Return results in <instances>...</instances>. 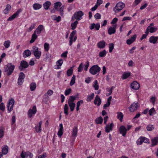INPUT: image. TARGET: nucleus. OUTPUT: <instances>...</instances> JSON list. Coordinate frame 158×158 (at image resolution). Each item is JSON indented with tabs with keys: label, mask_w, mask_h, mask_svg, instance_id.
I'll use <instances>...</instances> for the list:
<instances>
[{
	"label": "nucleus",
	"mask_w": 158,
	"mask_h": 158,
	"mask_svg": "<svg viewBox=\"0 0 158 158\" xmlns=\"http://www.w3.org/2000/svg\"><path fill=\"white\" fill-rule=\"evenodd\" d=\"M15 66L11 63H9L4 67V72H6L8 76L11 75L13 73L15 69Z\"/></svg>",
	"instance_id": "nucleus-1"
},
{
	"label": "nucleus",
	"mask_w": 158,
	"mask_h": 158,
	"mask_svg": "<svg viewBox=\"0 0 158 158\" xmlns=\"http://www.w3.org/2000/svg\"><path fill=\"white\" fill-rule=\"evenodd\" d=\"M31 51L36 59H40L41 55V52L39 50L38 48L37 47L33 46Z\"/></svg>",
	"instance_id": "nucleus-2"
},
{
	"label": "nucleus",
	"mask_w": 158,
	"mask_h": 158,
	"mask_svg": "<svg viewBox=\"0 0 158 158\" xmlns=\"http://www.w3.org/2000/svg\"><path fill=\"white\" fill-rule=\"evenodd\" d=\"M125 4L122 2L118 3L115 7L113 8V10L115 13H118L121 11L125 7Z\"/></svg>",
	"instance_id": "nucleus-3"
},
{
	"label": "nucleus",
	"mask_w": 158,
	"mask_h": 158,
	"mask_svg": "<svg viewBox=\"0 0 158 158\" xmlns=\"http://www.w3.org/2000/svg\"><path fill=\"white\" fill-rule=\"evenodd\" d=\"M101 70V68L98 65L96 64L93 65L89 69V73L93 74L95 75L99 73Z\"/></svg>",
	"instance_id": "nucleus-4"
},
{
	"label": "nucleus",
	"mask_w": 158,
	"mask_h": 158,
	"mask_svg": "<svg viewBox=\"0 0 158 158\" xmlns=\"http://www.w3.org/2000/svg\"><path fill=\"white\" fill-rule=\"evenodd\" d=\"M84 15L83 12L81 11H79L75 12L72 16L71 20L73 21L75 19L80 20L82 19V16Z\"/></svg>",
	"instance_id": "nucleus-5"
},
{
	"label": "nucleus",
	"mask_w": 158,
	"mask_h": 158,
	"mask_svg": "<svg viewBox=\"0 0 158 158\" xmlns=\"http://www.w3.org/2000/svg\"><path fill=\"white\" fill-rule=\"evenodd\" d=\"M28 66V63L26 61L23 60L20 62V65L19 66V69L20 71H22L27 68Z\"/></svg>",
	"instance_id": "nucleus-6"
},
{
	"label": "nucleus",
	"mask_w": 158,
	"mask_h": 158,
	"mask_svg": "<svg viewBox=\"0 0 158 158\" xmlns=\"http://www.w3.org/2000/svg\"><path fill=\"white\" fill-rule=\"evenodd\" d=\"M139 106V104L138 102L133 103L129 107V111L131 112H133L136 110Z\"/></svg>",
	"instance_id": "nucleus-7"
},
{
	"label": "nucleus",
	"mask_w": 158,
	"mask_h": 158,
	"mask_svg": "<svg viewBox=\"0 0 158 158\" xmlns=\"http://www.w3.org/2000/svg\"><path fill=\"white\" fill-rule=\"evenodd\" d=\"M37 111L36 107L35 106H34L32 109H30L28 111V115L29 117L31 118L33 114H35Z\"/></svg>",
	"instance_id": "nucleus-8"
},
{
	"label": "nucleus",
	"mask_w": 158,
	"mask_h": 158,
	"mask_svg": "<svg viewBox=\"0 0 158 158\" xmlns=\"http://www.w3.org/2000/svg\"><path fill=\"white\" fill-rule=\"evenodd\" d=\"M116 24H114L112 27H110L108 29V33L110 35L115 33L116 32Z\"/></svg>",
	"instance_id": "nucleus-9"
},
{
	"label": "nucleus",
	"mask_w": 158,
	"mask_h": 158,
	"mask_svg": "<svg viewBox=\"0 0 158 158\" xmlns=\"http://www.w3.org/2000/svg\"><path fill=\"white\" fill-rule=\"evenodd\" d=\"M119 131L120 133L122 134L123 136H125L127 133V130L125 126L123 125L121 126L119 128Z\"/></svg>",
	"instance_id": "nucleus-10"
},
{
	"label": "nucleus",
	"mask_w": 158,
	"mask_h": 158,
	"mask_svg": "<svg viewBox=\"0 0 158 158\" xmlns=\"http://www.w3.org/2000/svg\"><path fill=\"white\" fill-rule=\"evenodd\" d=\"M139 86V84L136 81H134L131 85V88L135 90L138 89Z\"/></svg>",
	"instance_id": "nucleus-11"
},
{
	"label": "nucleus",
	"mask_w": 158,
	"mask_h": 158,
	"mask_svg": "<svg viewBox=\"0 0 158 158\" xmlns=\"http://www.w3.org/2000/svg\"><path fill=\"white\" fill-rule=\"evenodd\" d=\"M44 29V26L42 25H40L38 26L34 32V33L36 34H39Z\"/></svg>",
	"instance_id": "nucleus-12"
},
{
	"label": "nucleus",
	"mask_w": 158,
	"mask_h": 158,
	"mask_svg": "<svg viewBox=\"0 0 158 158\" xmlns=\"http://www.w3.org/2000/svg\"><path fill=\"white\" fill-rule=\"evenodd\" d=\"M114 127L113 123H110V125H106L105 127V131L107 133L109 132L110 131H112Z\"/></svg>",
	"instance_id": "nucleus-13"
},
{
	"label": "nucleus",
	"mask_w": 158,
	"mask_h": 158,
	"mask_svg": "<svg viewBox=\"0 0 158 158\" xmlns=\"http://www.w3.org/2000/svg\"><path fill=\"white\" fill-rule=\"evenodd\" d=\"M136 37V35L135 34L133 36L131 37L130 39H128L127 40V44L128 45L131 44L135 40Z\"/></svg>",
	"instance_id": "nucleus-14"
},
{
	"label": "nucleus",
	"mask_w": 158,
	"mask_h": 158,
	"mask_svg": "<svg viewBox=\"0 0 158 158\" xmlns=\"http://www.w3.org/2000/svg\"><path fill=\"white\" fill-rule=\"evenodd\" d=\"M158 39V37L152 36L150 37L149 39V41L150 43L155 44L156 43Z\"/></svg>",
	"instance_id": "nucleus-15"
},
{
	"label": "nucleus",
	"mask_w": 158,
	"mask_h": 158,
	"mask_svg": "<svg viewBox=\"0 0 158 158\" xmlns=\"http://www.w3.org/2000/svg\"><path fill=\"white\" fill-rule=\"evenodd\" d=\"M98 102L97 104V106H99L101 103V100L100 97L98 95H96L95 99L94 101V104L96 105L97 104V102Z\"/></svg>",
	"instance_id": "nucleus-16"
},
{
	"label": "nucleus",
	"mask_w": 158,
	"mask_h": 158,
	"mask_svg": "<svg viewBox=\"0 0 158 158\" xmlns=\"http://www.w3.org/2000/svg\"><path fill=\"white\" fill-rule=\"evenodd\" d=\"M106 43L103 40L98 42L97 44L98 47L100 48H103L105 46Z\"/></svg>",
	"instance_id": "nucleus-17"
},
{
	"label": "nucleus",
	"mask_w": 158,
	"mask_h": 158,
	"mask_svg": "<svg viewBox=\"0 0 158 158\" xmlns=\"http://www.w3.org/2000/svg\"><path fill=\"white\" fill-rule=\"evenodd\" d=\"M152 144L151 147H153L156 145L158 143V137H155L152 139Z\"/></svg>",
	"instance_id": "nucleus-18"
},
{
	"label": "nucleus",
	"mask_w": 158,
	"mask_h": 158,
	"mask_svg": "<svg viewBox=\"0 0 158 158\" xmlns=\"http://www.w3.org/2000/svg\"><path fill=\"white\" fill-rule=\"evenodd\" d=\"M31 52L28 49L25 50L23 53V56L24 58L29 56L31 55Z\"/></svg>",
	"instance_id": "nucleus-19"
},
{
	"label": "nucleus",
	"mask_w": 158,
	"mask_h": 158,
	"mask_svg": "<svg viewBox=\"0 0 158 158\" xmlns=\"http://www.w3.org/2000/svg\"><path fill=\"white\" fill-rule=\"evenodd\" d=\"M42 124V121H40L39 123V126H35V130L37 133H40L41 131V126Z\"/></svg>",
	"instance_id": "nucleus-20"
},
{
	"label": "nucleus",
	"mask_w": 158,
	"mask_h": 158,
	"mask_svg": "<svg viewBox=\"0 0 158 158\" xmlns=\"http://www.w3.org/2000/svg\"><path fill=\"white\" fill-rule=\"evenodd\" d=\"M51 5V3L50 2L47 1L43 4V6L45 10H48L49 9V7Z\"/></svg>",
	"instance_id": "nucleus-21"
},
{
	"label": "nucleus",
	"mask_w": 158,
	"mask_h": 158,
	"mask_svg": "<svg viewBox=\"0 0 158 158\" xmlns=\"http://www.w3.org/2000/svg\"><path fill=\"white\" fill-rule=\"evenodd\" d=\"M77 127L76 126H75L73 127L72 133V135L73 136H76L77 133Z\"/></svg>",
	"instance_id": "nucleus-22"
},
{
	"label": "nucleus",
	"mask_w": 158,
	"mask_h": 158,
	"mask_svg": "<svg viewBox=\"0 0 158 158\" xmlns=\"http://www.w3.org/2000/svg\"><path fill=\"white\" fill-rule=\"evenodd\" d=\"M11 9V6L10 5L8 4L6 5V8L3 10V12L5 14H7L8 13L9 11H10Z\"/></svg>",
	"instance_id": "nucleus-23"
},
{
	"label": "nucleus",
	"mask_w": 158,
	"mask_h": 158,
	"mask_svg": "<svg viewBox=\"0 0 158 158\" xmlns=\"http://www.w3.org/2000/svg\"><path fill=\"white\" fill-rule=\"evenodd\" d=\"M42 7V5L39 3H35L33 5V7L35 10H39Z\"/></svg>",
	"instance_id": "nucleus-24"
},
{
	"label": "nucleus",
	"mask_w": 158,
	"mask_h": 158,
	"mask_svg": "<svg viewBox=\"0 0 158 158\" xmlns=\"http://www.w3.org/2000/svg\"><path fill=\"white\" fill-rule=\"evenodd\" d=\"M76 97L74 96H71L69 97L68 101V103H74L73 102L76 99Z\"/></svg>",
	"instance_id": "nucleus-25"
},
{
	"label": "nucleus",
	"mask_w": 158,
	"mask_h": 158,
	"mask_svg": "<svg viewBox=\"0 0 158 158\" xmlns=\"http://www.w3.org/2000/svg\"><path fill=\"white\" fill-rule=\"evenodd\" d=\"M8 149L7 146H5L2 148V152L4 155L7 154L8 152Z\"/></svg>",
	"instance_id": "nucleus-26"
},
{
	"label": "nucleus",
	"mask_w": 158,
	"mask_h": 158,
	"mask_svg": "<svg viewBox=\"0 0 158 158\" xmlns=\"http://www.w3.org/2000/svg\"><path fill=\"white\" fill-rule=\"evenodd\" d=\"M117 114V118L119 119L121 122L122 121V120L123 117V114L121 112H118Z\"/></svg>",
	"instance_id": "nucleus-27"
},
{
	"label": "nucleus",
	"mask_w": 158,
	"mask_h": 158,
	"mask_svg": "<svg viewBox=\"0 0 158 158\" xmlns=\"http://www.w3.org/2000/svg\"><path fill=\"white\" fill-rule=\"evenodd\" d=\"M37 38V35L36 34L34 33L32 35V37L31 40H30V42L31 43H33L35 40Z\"/></svg>",
	"instance_id": "nucleus-28"
},
{
	"label": "nucleus",
	"mask_w": 158,
	"mask_h": 158,
	"mask_svg": "<svg viewBox=\"0 0 158 158\" xmlns=\"http://www.w3.org/2000/svg\"><path fill=\"white\" fill-rule=\"evenodd\" d=\"M103 119L101 116H100L99 118H97L95 120L96 123L97 124H101L102 123Z\"/></svg>",
	"instance_id": "nucleus-29"
},
{
	"label": "nucleus",
	"mask_w": 158,
	"mask_h": 158,
	"mask_svg": "<svg viewBox=\"0 0 158 158\" xmlns=\"http://www.w3.org/2000/svg\"><path fill=\"white\" fill-rule=\"evenodd\" d=\"M131 73H130L125 72L123 74L122 78L123 79H125L129 77Z\"/></svg>",
	"instance_id": "nucleus-30"
},
{
	"label": "nucleus",
	"mask_w": 158,
	"mask_h": 158,
	"mask_svg": "<svg viewBox=\"0 0 158 158\" xmlns=\"http://www.w3.org/2000/svg\"><path fill=\"white\" fill-rule=\"evenodd\" d=\"M69 106L70 107V110L73 111L75 107L76 104L75 103H68Z\"/></svg>",
	"instance_id": "nucleus-31"
},
{
	"label": "nucleus",
	"mask_w": 158,
	"mask_h": 158,
	"mask_svg": "<svg viewBox=\"0 0 158 158\" xmlns=\"http://www.w3.org/2000/svg\"><path fill=\"white\" fill-rule=\"evenodd\" d=\"M30 88L31 91H34L36 88V85L35 83L32 82L30 85Z\"/></svg>",
	"instance_id": "nucleus-32"
},
{
	"label": "nucleus",
	"mask_w": 158,
	"mask_h": 158,
	"mask_svg": "<svg viewBox=\"0 0 158 158\" xmlns=\"http://www.w3.org/2000/svg\"><path fill=\"white\" fill-rule=\"evenodd\" d=\"M63 62V60L61 59H60L56 62V64L57 66V69H59L60 68L59 66H60L62 65Z\"/></svg>",
	"instance_id": "nucleus-33"
},
{
	"label": "nucleus",
	"mask_w": 158,
	"mask_h": 158,
	"mask_svg": "<svg viewBox=\"0 0 158 158\" xmlns=\"http://www.w3.org/2000/svg\"><path fill=\"white\" fill-rule=\"evenodd\" d=\"M61 5V3L60 2H57L55 3L54 4L55 9L56 10H57L58 8L60 7Z\"/></svg>",
	"instance_id": "nucleus-34"
},
{
	"label": "nucleus",
	"mask_w": 158,
	"mask_h": 158,
	"mask_svg": "<svg viewBox=\"0 0 158 158\" xmlns=\"http://www.w3.org/2000/svg\"><path fill=\"white\" fill-rule=\"evenodd\" d=\"M78 23V22L77 20H76L73 23H72L71 24V29L73 30L75 29L77 27Z\"/></svg>",
	"instance_id": "nucleus-35"
},
{
	"label": "nucleus",
	"mask_w": 158,
	"mask_h": 158,
	"mask_svg": "<svg viewBox=\"0 0 158 158\" xmlns=\"http://www.w3.org/2000/svg\"><path fill=\"white\" fill-rule=\"evenodd\" d=\"M29 153V152H22L20 156L22 158H25L27 157L28 156V154Z\"/></svg>",
	"instance_id": "nucleus-36"
},
{
	"label": "nucleus",
	"mask_w": 158,
	"mask_h": 158,
	"mask_svg": "<svg viewBox=\"0 0 158 158\" xmlns=\"http://www.w3.org/2000/svg\"><path fill=\"white\" fill-rule=\"evenodd\" d=\"M94 96V93H91V95H88L86 99L87 101L90 102L93 98Z\"/></svg>",
	"instance_id": "nucleus-37"
},
{
	"label": "nucleus",
	"mask_w": 158,
	"mask_h": 158,
	"mask_svg": "<svg viewBox=\"0 0 158 158\" xmlns=\"http://www.w3.org/2000/svg\"><path fill=\"white\" fill-rule=\"evenodd\" d=\"M149 115L150 116L153 115L155 114L156 113V111L153 107L151 109L149 110Z\"/></svg>",
	"instance_id": "nucleus-38"
},
{
	"label": "nucleus",
	"mask_w": 158,
	"mask_h": 158,
	"mask_svg": "<svg viewBox=\"0 0 158 158\" xmlns=\"http://www.w3.org/2000/svg\"><path fill=\"white\" fill-rule=\"evenodd\" d=\"M148 27H149V29L150 32L151 33L156 32L157 30V28L156 27H150V26H148Z\"/></svg>",
	"instance_id": "nucleus-39"
},
{
	"label": "nucleus",
	"mask_w": 158,
	"mask_h": 158,
	"mask_svg": "<svg viewBox=\"0 0 158 158\" xmlns=\"http://www.w3.org/2000/svg\"><path fill=\"white\" fill-rule=\"evenodd\" d=\"M73 73V69L72 67L68 69L67 71V75L68 76H70Z\"/></svg>",
	"instance_id": "nucleus-40"
},
{
	"label": "nucleus",
	"mask_w": 158,
	"mask_h": 158,
	"mask_svg": "<svg viewBox=\"0 0 158 158\" xmlns=\"http://www.w3.org/2000/svg\"><path fill=\"white\" fill-rule=\"evenodd\" d=\"M106 54V52L105 50H104L100 52L99 53V56L100 57H104L105 56Z\"/></svg>",
	"instance_id": "nucleus-41"
},
{
	"label": "nucleus",
	"mask_w": 158,
	"mask_h": 158,
	"mask_svg": "<svg viewBox=\"0 0 158 158\" xmlns=\"http://www.w3.org/2000/svg\"><path fill=\"white\" fill-rule=\"evenodd\" d=\"M10 40H7L5 41L4 43V45L6 48H9L10 46Z\"/></svg>",
	"instance_id": "nucleus-42"
},
{
	"label": "nucleus",
	"mask_w": 158,
	"mask_h": 158,
	"mask_svg": "<svg viewBox=\"0 0 158 158\" xmlns=\"http://www.w3.org/2000/svg\"><path fill=\"white\" fill-rule=\"evenodd\" d=\"M76 76L75 75H73L72 78L70 85V86H72L75 83Z\"/></svg>",
	"instance_id": "nucleus-43"
},
{
	"label": "nucleus",
	"mask_w": 158,
	"mask_h": 158,
	"mask_svg": "<svg viewBox=\"0 0 158 158\" xmlns=\"http://www.w3.org/2000/svg\"><path fill=\"white\" fill-rule=\"evenodd\" d=\"M93 86L94 87L95 90H98V89L99 86L98 84V81L97 80H95L94 83L93 85Z\"/></svg>",
	"instance_id": "nucleus-44"
},
{
	"label": "nucleus",
	"mask_w": 158,
	"mask_h": 158,
	"mask_svg": "<svg viewBox=\"0 0 158 158\" xmlns=\"http://www.w3.org/2000/svg\"><path fill=\"white\" fill-rule=\"evenodd\" d=\"M64 6H62L61 7H60V8L59 9H57V10H56L57 11H59L60 12V15L61 16L63 15L64 14L63 13V10L64 9Z\"/></svg>",
	"instance_id": "nucleus-45"
},
{
	"label": "nucleus",
	"mask_w": 158,
	"mask_h": 158,
	"mask_svg": "<svg viewBox=\"0 0 158 158\" xmlns=\"http://www.w3.org/2000/svg\"><path fill=\"white\" fill-rule=\"evenodd\" d=\"M147 130L149 131H152L154 129V127L153 125H148L146 127Z\"/></svg>",
	"instance_id": "nucleus-46"
},
{
	"label": "nucleus",
	"mask_w": 158,
	"mask_h": 158,
	"mask_svg": "<svg viewBox=\"0 0 158 158\" xmlns=\"http://www.w3.org/2000/svg\"><path fill=\"white\" fill-rule=\"evenodd\" d=\"M109 52L111 53L112 51L114 48V44L113 43L110 44L109 45Z\"/></svg>",
	"instance_id": "nucleus-47"
},
{
	"label": "nucleus",
	"mask_w": 158,
	"mask_h": 158,
	"mask_svg": "<svg viewBox=\"0 0 158 158\" xmlns=\"http://www.w3.org/2000/svg\"><path fill=\"white\" fill-rule=\"evenodd\" d=\"M69 109V107L68 105L67 104H65L64 106V113L66 115H67L68 114V110Z\"/></svg>",
	"instance_id": "nucleus-48"
},
{
	"label": "nucleus",
	"mask_w": 158,
	"mask_h": 158,
	"mask_svg": "<svg viewBox=\"0 0 158 158\" xmlns=\"http://www.w3.org/2000/svg\"><path fill=\"white\" fill-rule=\"evenodd\" d=\"M143 142V139L142 137L138 139L136 141V143L138 145L141 144Z\"/></svg>",
	"instance_id": "nucleus-49"
},
{
	"label": "nucleus",
	"mask_w": 158,
	"mask_h": 158,
	"mask_svg": "<svg viewBox=\"0 0 158 158\" xmlns=\"http://www.w3.org/2000/svg\"><path fill=\"white\" fill-rule=\"evenodd\" d=\"M44 48L45 50L46 51H48L49 49V44L47 43H46L44 44Z\"/></svg>",
	"instance_id": "nucleus-50"
},
{
	"label": "nucleus",
	"mask_w": 158,
	"mask_h": 158,
	"mask_svg": "<svg viewBox=\"0 0 158 158\" xmlns=\"http://www.w3.org/2000/svg\"><path fill=\"white\" fill-rule=\"evenodd\" d=\"M8 103L7 105H9V106L11 105H14L15 103V101L13 99H11L8 101Z\"/></svg>",
	"instance_id": "nucleus-51"
},
{
	"label": "nucleus",
	"mask_w": 158,
	"mask_h": 158,
	"mask_svg": "<svg viewBox=\"0 0 158 158\" xmlns=\"http://www.w3.org/2000/svg\"><path fill=\"white\" fill-rule=\"evenodd\" d=\"M17 16H16V15L15 14V13H14L13 15L12 16H11L8 18V19H7V21H11L13 19H14Z\"/></svg>",
	"instance_id": "nucleus-52"
},
{
	"label": "nucleus",
	"mask_w": 158,
	"mask_h": 158,
	"mask_svg": "<svg viewBox=\"0 0 158 158\" xmlns=\"http://www.w3.org/2000/svg\"><path fill=\"white\" fill-rule=\"evenodd\" d=\"M71 92L72 89L70 88L66 89L65 91V95L66 96L68 95L71 93Z\"/></svg>",
	"instance_id": "nucleus-53"
},
{
	"label": "nucleus",
	"mask_w": 158,
	"mask_h": 158,
	"mask_svg": "<svg viewBox=\"0 0 158 158\" xmlns=\"http://www.w3.org/2000/svg\"><path fill=\"white\" fill-rule=\"evenodd\" d=\"M35 26V23L32 24L31 27L28 29L27 31L28 32H30L33 29Z\"/></svg>",
	"instance_id": "nucleus-54"
},
{
	"label": "nucleus",
	"mask_w": 158,
	"mask_h": 158,
	"mask_svg": "<svg viewBox=\"0 0 158 158\" xmlns=\"http://www.w3.org/2000/svg\"><path fill=\"white\" fill-rule=\"evenodd\" d=\"M83 66L82 64V63H81L79 65L78 69V71L79 72H81L83 69Z\"/></svg>",
	"instance_id": "nucleus-55"
},
{
	"label": "nucleus",
	"mask_w": 158,
	"mask_h": 158,
	"mask_svg": "<svg viewBox=\"0 0 158 158\" xmlns=\"http://www.w3.org/2000/svg\"><path fill=\"white\" fill-rule=\"evenodd\" d=\"M13 105H10L9 106V105H7V107L8 109V110L10 112L12 111L13 110Z\"/></svg>",
	"instance_id": "nucleus-56"
},
{
	"label": "nucleus",
	"mask_w": 158,
	"mask_h": 158,
	"mask_svg": "<svg viewBox=\"0 0 158 158\" xmlns=\"http://www.w3.org/2000/svg\"><path fill=\"white\" fill-rule=\"evenodd\" d=\"M23 81V79L19 78L18 79V84L19 85H21Z\"/></svg>",
	"instance_id": "nucleus-57"
},
{
	"label": "nucleus",
	"mask_w": 158,
	"mask_h": 158,
	"mask_svg": "<svg viewBox=\"0 0 158 158\" xmlns=\"http://www.w3.org/2000/svg\"><path fill=\"white\" fill-rule=\"evenodd\" d=\"M5 106L3 103H1L0 104V110L2 111H4L5 110Z\"/></svg>",
	"instance_id": "nucleus-58"
},
{
	"label": "nucleus",
	"mask_w": 158,
	"mask_h": 158,
	"mask_svg": "<svg viewBox=\"0 0 158 158\" xmlns=\"http://www.w3.org/2000/svg\"><path fill=\"white\" fill-rule=\"evenodd\" d=\"M76 31L75 30L73 31L70 34L69 37L73 38L74 35L76 34Z\"/></svg>",
	"instance_id": "nucleus-59"
},
{
	"label": "nucleus",
	"mask_w": 158,
	"mask_h": 158,
	"mask_svg": "<svg viewBox=\"0 0 158 158\" xmlns=\"http://www.w3.org/2000/svg\"><path fill=\"white\" fill-rule=\"evenodd\" d=\"M142 139H143V142H144L145 143H149V140L148 139L144 137H142Z\"/></svg>",
	"instance_id": "nucleus-60"
},
{
	"label": "nucleus",
	"mask_w": 158,
	"mask_h": 158,
	"mask_svg": "<svg viewBox=\"0 0 158 158\" xmlns=\"http://www.w3.org/2000/svg\"><path fill=\"white\" fill-rule=\"evenodd\" d=\"M25 75L23 72L20 73L19 74V78L24 79L25 78Z\"/></svg>",
	"instance_id": "nucleus-61"
},
{
	"label": "nucleus",
	"mask_w": 158,
	"mask_h": 158,
	"mask_svg": "<svg viewBox=\"0 0 158 158\" xmlns=\"http://www.w3.org/2000/svg\"><path fill=\"white\" fill-rule=\"evenodd\" d=\"M68 52L67 51H65L64 52V53L61 54V57H67Z\"/></svg>",
	"instance_id": "nucleus-62"
},
{
	"label": "nucleus",
	"mask_w": 158,
	"mask_h": 158,
	"mask_svg": "<svg viewBox=\"0 0 158 158\" xmlns=\"http://www.w3.org/2000/svg\"><path fill=\"white\" fill-rule=\"evenodd\" d=\"M94 17L96 19H101V15L100 14L97 13L94 16Z\"/></svg>",
	"instance_id": "nucleus-63"
},
{
	"label": "nucleus",
	"mask_w": 158,
	"mask_h": 158,
	"mask_svg": "<svg viewBox=\"0 0 158 158\" xmlns=\"http://www.w3.org/2000/svg\"><path fill=\"white\" fill-rule=\"evenodd\" d=\"M110 102L107 101L106 103V104H105V105H104L103 107V109H106V108L107 107H109L110 106Z\"/></svg>",
	"instance_id": "nucleus-64"
}]
</instances>
